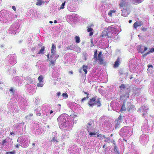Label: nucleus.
I'll return each mask as SVG.
<instances>
[{
  "mask_svg": "<svg viewBox=\"0 0 154 154\" xmlns=\"http://www.w3.org/2000/svg\"><path fill=\"white\" fill-rule=\"evenodd\" d=\"M12 8L14 11H16V8L15 6H13L12 7Z\"/></svg>",
  "mask_w": 154,
  "mask_h": 154,
  "instance_id": "0e129e2a",
  "label": "nucleus"
},
{
  "mask_svg": "<svg viewBox=\"0 0 154 154\" xmlns=\"http://www.w3.org/2000/svg\"><path fill=\"white\" fill-rule=\"evenodd\" d=\"M74 148V147H71V148H69V149H68V150L69 151H71V152H70V153H71L72 152H72V149H73Z\"/></svg>",
  "mask_w": 154,
  "mask_h": 154,
  "instance_id": "680f3d73",
  "label": "nucleus"
},
{
  "mask_svg": "<svg viewBox=\"0 0 154 154\" xmlns=\"http://www.w3.org/2000/svg\"><path fill=\"white\" fill-rule=\"evenodd\" d=\"M97 51L96 50L94 52V60L95 61H97Z\"/></svg>",
  "mask_w": 154,
  "mask_h": 154,
  "instance_id": "2f4dec72",
  "label": "nucleus"
},
{
  "mask_svg": "<svg viewBox=\"0 0 154 154\" xmlns=\"http://www.w3.org/2000/svg\"><path fill=\"white\" fill-rule=\"evenodd\" d=\"M114 151L116 152L117 154H120L119 152L118 151L117 147L115 146L114 147Z\"/></svg>",
  "mask_w": 154,
  "mask_h": 154,
  "instance_id": "4c0bfd02",
  "label": "nucleus"
},
{
  "mask_svg": "<svg viewBox=\"0 0 154 154\" xmlns=\"http://www.w3.org/2000/svg\"><path fill=\"white\" fill-rule=\"evenodd\" d=\"M45 46H43L42 48L41 49H40L39 51H38V54H44V52L45 51Z\"/></svg>",
  "mask_w": 154,
  "mask_h": 154,
  "instance_id": "7c9ffc66",
  "label": "nucleus"
},
{
  "mask_svg": "<svg viewBox=\"0 0 154 154\" xmlns=\"http://www.w3.org/2000/svg\"><path fill=\"white\" fill-rule=\"evenodd\" d=\"M7 59L8 60V63L13 65L16 63L15 57L14 55H9L7 57Z\"/></svg>",
  "mask_w": 154,
  "mask_h": 154,
  "instance_id": "0eeeda50",
  "label": "nucleus"
},
{
  "mask_svg": "<svg viewBox=\"0 0 154 154\" xmlns=\"http://www.w3.org/2000/svg\"><path fill=\"white\" fill-rule=\"evenodd\" d=\"M75 42L77 43H79L80 42V38L79 36H76L75 37Z\"/></svg>",
  "mask_w": 154,
  "mask_h": 154,
  "instance_id": "f704fd0d",
  "label": "nucleus"
},
{
  "mask_svg": "<svg viewBox=\"0 0 154 154\" xmlns=\"http://www.w3.org/2000/svg\"><path fill=\"white\" fill-rule=\"evenodd\" d=\"M101 54H102V52H100L99 53V54H98V57H101Z\"/></svg>",
  "mask_w": 154,
  "mask_h": 154,
  "instance_id": "774afa93",
  "label": "nucleus"
},
{
  "mask_svg": "<svg viewBox=\"0 0 154 154\" xmlns=\"http://www.w3.org/2000/svg\"><path fill=\"white\" fill-rule=\"evenodd\" d=\"M100 100L101 99L100 98H98L97 99V106H101V104L100 103Z\"/></svg>",
  "mask_w": 154,
  "mask_h": 154,
  "instance_id": "ea45409f",
  "label": "nucleus"
},
{
  "mask_svg": "<svg viewBox=\"0 0 154 154\" xmlns=\"http://www.w3.org/2000/svg\"><path fill=\"white\" fill-rule=\"evenodd\" d=\"M55 60L52 59V60L51 61L50 63L49 64V65L50 66H51V65L53 66L55 64Z\"/></svg>",
  "mask_w": 154,
  "mask_h": 154,
  "instance_id": "58836bf2",
  "label": "nucleus"
},
{
  "mask_svg": "<svg viewBox=\"0 0 154 154\" xmlns=\"http://www.w3.org/2000/svg\"><path fill=\"white\" fill-rule=\"evenodd\" d=\"M119 26L116 25H112L108 27L106 30H103L101 34L102 37L104 38H110L114 42L119 40Z\"/></svg>",
  "mask_w": 154,
  "mask_h": 154,
  "instance_id": "f03ea898",
  "label": "nucleus"
},
{
  "mask_svg": "<svg viewBox=\"0 0 154 154\" xmlns=\"http://www.w3.org/2000/svg\"><path fill=\"white\" fill-rule=\"evenodd\" d=\"M38 1L37 2L36 5H42V2L41 0H38Z\"/></svg>",
  "mask_w": 154,
  "mask_h": 154,
  "instance_id": "a18cd8bd",
  "label": "nucleus"
},
{
  "mask_svg": "<svg viewBox=\"0 0 154 154\" xmlns=\"http://www.w3.org/2000/svg\"><path fill=\"white\" fill-rule=\"evenodd\" d=\"M10 134L14 136L15 135V134L14 132H12L10 133Z\"/></svg>",
  "mask_w": 154,
  "mask_h": 154,
  "instance_id": "69168bd1",
  "label": "nucleus"
},
{
  "mask_svg": "<svg viewBox=\"0 0 154 154\" xmlns=\"http://www.w3.org/2000/svg\"><path fill=\"white\" fill-rule=\"evenodd\" d=\"M75 51L77 52H80L81 51V49L78 46H74L73 49Z\"/></svg>",
  "mask_w": 154,
  "mask_h": 154,
  "instance_id": "c85d7f7f",
  "label": "nucleus"
},
{
  "mask_svg": "<svg viewBox=\"0 0 154 154\" xmlns=\"http://www.w3.org/2000/svg\"><path fill=\"white\" fill-rule=\"evenodd\" d=\"M7 142V141L6 139H5V140H3L2 142V145L4 146Z\"/></svg>",
  "mask_w": 154,
  "mask_h": 154,
  "instance_id": "5fc2aeb1",
  "label": "nucleus"
},
{
  "mask_svg": "<svg viewBox=\"0 0 154 154\" xmlns=\"http://www.w3.org/2000/svg\"><path fill=\"white\" fill-rule=\"evenodd\" d=\"M120 58L119 57L117 58L115 62V64L114 65V67L115 68L118 67L119 66V64L120 63Z\"/></svg>",
  "mask_w": 154,
  "mask_h": 154,
  "instance_id": "5701e85b",
  "label": "nucleus"
},
{
  "mask_svg": "<svg viewBox=\"0 0 154 154\" xmlns=\"http://www.w3.org/2000/svg\"><path fill=\"white\" fill-rule=\"evenodd\" d=\"M154 51V48H151L150 51H148V52H150V53L151 52H152Z\"/></svg>",
  "mask_w": 154,
  "mask_h": 154,
  "instance_id": "052dcab7",
  "label": "nucleus"
},
{
  "mask_svg": "<svg viewBox=\"0 0 154 154\" xmlns=\"http://www.w3.org/2000/svg\"><path fill=\"white\" fill-rule=\"evenodd\" d=\"M15 153V152L12 151V152H7L6 154H14Z\"/></svg>",
  "mask_w": 154,
  "mask_h": 154,
  "instance_id": "4d7b16f0",
  "label": "nucleus"
},
{
  "mask_svg": "<svg viewBox=\"0 0 154 154\" xmlns=\"http://www.w3.org/2000/svg\"><path fill=\"white\" fill-rule=\"evenodd\" d=\"M88 98V96H87V97H85L84 98H83L82 100V101H84L87 98Z\"/></svg>",
  "mask_w": 154,
  "mask_h": 154,
  "instance_id": "e2e57ef3",
  "label": "nucleus"
},
{
  "mask_svg": "<svg viewBox=\"0 0 154 154\" xmlns=\"http://www.w3.org/2000/svg\"><path fill=\"white\" fill-rule=\"evenodd\" d=\"M71 7H69L68 8V10L70 11H71V12H73V11H75V10L74 9H71Z\"/></svg>",
  "mask_w": 154,
  "mask_h": 154,
  "instance_id": "13d9d810",
  "label": "nucleus"
},
{
  "mask_svg": "<svg viewBox=\"0 0 154 154\" xmlns=\"http://www.w3.org/2000/svg\"><path fill=\"white\" fill-rule=\"evenodd\" d=\"M50 114H52V116H54L55 113V111H53L52 110H51L49 112Z\"/></svg>",
  "mask_w": 154,
  "mask_h": 154,
  "instance_id": "8fccbe9b",
  "label": "nucleus"
},
{
  "mask_svg": "<svg viewBox=\"0 0 154 154\" xmlns=\"http://www.w3.org/2000/svg\"><path fill=\"white\" fill-rule=\"evenodd\" d=\"M65 2L63 3L60 7V9H63L64 8V7L65 5Z\"/></svg>",
  "mask_w": 154,
  "mask_h": 154,
  "instance_id": "de8ad7c7",
  "label": "nucleus"
},
{
  "mask_svg": "<svg viewBox=\"0 0 154 154\" xmlns=\"http://www.w3.org/2000/svg\"><path fill=\"white\" fill-rule=\"evenodd\" d=\"M35 90V86L34 85H30L28 86L26 90L27 92L31 94L34 93Z\"/></svg>",
  "mask_w": 154,
  "mask_h": 154,
  "instance_id": "1a4fd4ad",
  "label": "nucleus"
},
{
  "mask_svg": "<svg viewBox=\"0 0 154 154\" xmlns=\"http://www.w3.org/2000/svg\"><path fill=\"white\" fill-rule=\"evenodd\" d=\"M13 15L10 12L2 10L0 12V21L3 23H7L12 20Z\"/></svg>",
  "mask_w": 154,
  "mask_h": 154,
  "instance_id": "7ed1b4c3",
  "label": "nucleus"
},
{
  "mask_svg": "<svg viewBox=\"0 0 154 154\" xmlns=\"http://www.w3.org/2000/svg\"><path fill=\"white\" fill-rule=\"evenodd\" d=\"M119 5L121 7H123L126 5V2L124 0H122L120 2Z\"/></svg>",
  "mask_w": 154,
  "mask_h": 154,
  "instance_id": "bb28decb",
  "label": "nucleus"
},
{
  "mask_svg": "<svg viewBox=\"0 0 154 154\" xmlns=\"http://www.w3.org/2000/svg\"><path fill=\"white\" fill-rule=\"evenodd\" d=\"M56 46L53 44H52L51 49V54H54L56 53Z\"/></svg>",
  "mask_w": 154,
  "mask_h": 154,
  "instance_id": "a878e982",
  "label": "nucleus"
},
{
  "mask_svg": "<svg viewBox=\"0 0 154 154\" xmlns=\"http://www.w3.org/2000/svg\"><path fill=\"white\" fill-rule=\"evenodd\" d=\"M32 116V113H30L28 115L26 116V118L28 119H30Z\"/></svg>",
  "mask_w": 154,
  "mask_h": 154,
  "instance_id": "72a5a7b5",
  "label": "nucleus"
},
{
  "mask_svg": "<svg viewBox=\"0 0 154 154\" xmlns=\"http://www.w3.org/2000/svg\"><path fill=\"white\" fill-rule=\"evenodd\" d=\"M132 128L128 126H125L122 128L119 132V134L121 136L124 137L123 139L125 141H126L127 140L125 137H128L132 135Z\"/></svg>",
  "mask_w": 154,
  "mask_h": 154,
  "instance_id": "20e7f679",
  "label": "nucleus"
},
{
  "mask_svg": "<svg viewBox=\"0 0 154 154\" xmlns=\"http://www.w3.org/2000/svg\"><path fill=\"white\" fill-rule=\"evenodd\" d=\"M93 125L92 122L89 123L87 125V128L88 132L91 131L93 130Z\"/></svg>",
  "mask_w": 154,
  "mask_h": 154,
  "instance_id": "f3484780",
  "label": "nucleus"
},
{
  "mask_svg": "<svg viewBox=\"0 0 154 154\" xmlns=\"http://www.w3.org/2000/svg\"><path fill=\"white\" fill-rule=\"evenodd\" d=\"M148 49L147 47L143 46H138L137 48V50L138 52L141 54L143 53L146 50Z\"/></svg>",
  "mask_w": 154,
  "mask_h": 154,
  "instance_id": "9d476101",
  "label": "nucleus"
},
{
  "mask_svg": "<svg viewBox=\"0 0 154 154\" xmlns=\"http://www.w3.org/2000/svg\"><path fill=\"white\" fill-rule=\"evenodd\" d=\"M148 110V108L147 106H141L140 107V108H139V110L141 112H144V113H143V116H144L146 114V113H146L147 111Z\"/></svg>",
  "mask_w": 154,
  "mask_h": 154,
  "instance_id": "9b49d317",
  "label": "nucleus"
},
{
  "mask_svg": "<svg viewBox=\"0 0 154 154\" xmlns=\"http://www.w3.org/2000/svg\"><path fill=\"white\" fill-rule=\"evenodd\" d=\"M44 85L43 82H39V83H37V86L38 87H42Z\"/></svg>",
  "mask_w": 154,
  "mask_h": 154,
  "instance_id": "c9c22d12",
  "label": "nucleus"
},
{
  "mask_svg": "<svg viewBox=\"0 0 154 154\" xmlns=\"http://www.w3.org/2000/svg\"><path fill=\"white\" fill-rule=\"evenodd\" d=\"M89 133V136L90 135L92 136L93 135H96V133L95 132H91V131H89V132H88Z\"/></svg>",
  "mask_w": 154,
  "mask_h": 154,
  "instance_id": "3c124183",
  "label": "nucleus"
},
{
  "mask_svg": "<svg viewBox=\"0 0 154 154\" xmlns=\"http://www.w3.org/2000/svg\"><path fill=\"white\" fill-rule=\"evenodd\" d=\"M139 26L138 24L136 22H135L134 24V27L135 29H136Z\"/></svg>",
  "mask_w": 154,
  "mask_h": 154,
  "instance_id": "49530a36",
  "label": "nucleus"
},
{
  "mask_svg": "<svg viewBox=\"0 0 154 154\" xmlns=\"http://www.w3.org/2000/svg\"><path fill=\"white\" fill-rule=\"evenodd\" d=\"M25 79L27 81V84L29 85L34 82L35 81L34 79H32L29 76H26L25 77Z\"/></svg>",
  "mask_w": 154,
  "mask_h": 154,
  "instance_id": "dca6fc26",
  "label": "nucleus"
},
{
  "mask_svg": "<svg viewBox=\"0 0 154 154\" xmlns=\"http://www.w3.org/2000/svg\"><path fill=\"white\" fill-rule=\"evenodd\" d=\"M50 57L52 59H54L55 60L58 57L59 55L55 53L54 54H51Z\"/></svg>",
  "mask_w": 154,
  "mask_h": 154,
  "instance_id": "4be33fe9",
  "label": "nucleus"
},
{
  "mask_svg": "<svg viewBox=\"0 0 154 154\" xmlns=\"http://www.w3.org/2000/svg\"><path fill=\"white\" fill-rule=\"evenodd\" d=\"M93 26V25H91V26H89L87 27V31L88 32H90L89 36H91L93 35L94 32H93V29L91 27L92 26Z\"/></svg>",
  "mask_w": 154,
  "mask_h": 154,
  "instance_id": "a211bd4d",
  "label": "nucleus"
},
{
  "mask_svg": "<svg viewBox=\"0 0 154 154\" xmlns=\"http://www.w3.org/2000/svg\"><path fill=\"white\" fill-rule=\"evenodd\" d=\"M126 109V107H125V105L123 104L121 107V111H125Z\"/></svg>",
  "mask_w": 154,
  "mask_h": 154,
  "instance_id": "a19ab883",
  "label": "nucleus"
},
{
  "mask_svg": "<svg viewBox=\"0 0 154 154\" xmlns=\"http://www.w3.org/2000/svg\"><path fill=\"white\" fill-rule=\"evenodd\" d=\"M97 60L99 61V63L100 64H102L103 63V60L101 56L98 57Z\"/></svg>",
  "mask_w": 154,
  "mask_h": 154,
  "instance_id": "473e14b6",
  "label": "nucleus"
},
{
  "mask_svg": "<svg viewBox=\"0 0 154 154\" xmlns=\"http://www.w3.org/2000/svg\"><path fill=\"white\" fill-rule=\"evenodd\" d=\"M20 27V25L18 22L13 24L9 29V33L15 35L19 32Z\"/></svg>",
  "mask_w": 154,
  "mask_h": 154,
  "instance_id": "423d86ee",
  "label": "nucleus"
},
{
  "mask_svg": "<svg viewBox=\"0 0 154 154\" xmlns=\"http://www.w3.org/2000/svg\"><path fill=\"white\" fill-rule=\"evenodd\" d=\"M83 57L82 59L85 60H86L87 59L88 54L85 52H84L82 53Z\"/></svg>",
  "mask_w": 154,
  "mask_h": 154,
  "instance_id": "c756f323",
  "label": "nucleus"
},
{
  "mask_svg": "<svg viewBox=\"0 0 154 154\" xmlns=\"http://www.w3.org/2000/svg\"><path fill=\"white\" fill-rule=\"evenodd\" d=\"M122 117L120 116L117 119H116L115 121V128H117L119 127L120 124L122 122Z\"/></svg>",
  "mask_w": 154,
  "mask_h": 154,
  "instance_id": "ddd939ff",
  "label": "nucleus"
},
{
  "mask_svg": "<svg viewBox=\"0 0 154 154\" xmlns=\"http://www.w3.org/2000/svg\"><path fill=\"white\" fill-rule=\"evenodd\" d=\"M78 17V15L77 14H72L71 15L69 16V18L72 19L73 21L76 20V19Z\"/></svg>",
  "mask_w": 154,
  "mask_h": 154,
  "instance_id": "393cba45",
  "label": "nucleus"
},
{
  "mask_svg": "<svg viewBox=\"0 0 154 154\" xmlns=\"http://www.w3.org/2000/svg\"><path fill=\"white\" fill-rule=\"evenodd\" d=\"M88 68V66L85 65H83L82 67L80 69L79 72L81 73L82 72V71L85 72V74H86L87 72V69Z\"/></svg>",
  "mask_w": 154,
  "mask_h": 154,
  "instance_id": "2eb2a0df",
  "label": "nucleus"
},
{
  "mask_svg": "<svg viewBox=\"0 0 154 154\" xmlns=\"http://www.w3.org/2000/svg\"><path fill=\"white\" fill-rule=\"evenodd\" d=\"M74 46H72V45L70 46H68L66 47V50H73V49Z\"/></svg>",
  "mask_w": 154,
  "mask_h": 154,
  "instance_id": "c03bdc74",
  "label": "nucleus"
},
{
  "mask_svg": "<svg viewBox=\"0 0 154 154\" xmlns=\"http://www.w3.org/2000/svg\"><path fill=\"white\" fill-rule=\"evenodd\" d=\"M13 81L14 82H16L17 84L18 85H20L22 84V81L20 79V78L18 76L14 77Z\"/></svg>",
  "mask_w": 154,
  "mask_h": 154,
  "instance_id": "4468645a",
  "label": "nucleus"
},
{
  "mask_svg": "<svg viewBox=\"0 0 154 154\" xmlns=\"http://www.w3.org/2000/svg\"><path fill=\"white\" fill-rule=\"evenodd\" d=\"M41 107H39L38 108L35 109V111L36 113V115L37 116H41Z\"/></svg>",
  "mask_w": 154,
  "mask_h": 154,
  "instance_id": "412c9836",
  "label": "nucleus"
},
{
  "mask_svg": "<svg viewBox=\"0 0 154 154\" xmlns=\"http://www.w3.org/2000/svg\"><path fill=\"white\" fill-rule=\"evenodd\" d=\"M112 13L110 11V12L108 13V15L109 16L111 17L112 15Z\"/></svg>",
  "mask_w": 154,
  "mask_h": 154,
  "instance_id": "338daca9",
  "label": "nucleus"
},
{
  "mask_svg": "<svg viewBox=\"0 0 154 154\" xmlns=\"http://www.w3.org/2000/svg\"><path fill=\"white\" fill-rule=\"evenodd\" d=\"M125 85L124 84H122L119 87V88L121 89H124L125 88Z\"/></svg>",
  "mask_w": 154,
  "mask_h": 154,
  "instance_id": "603ef678",
  "label": "nucleus"
},
{
  "mask_svg": "<svg viewBox=\"0 0 154 154\" xmlns=\"http://www.w3.org/2000/svg\"><path fill=\"white\" fill-rule=\"evenodd\" d=\"M148 68L147 69V71L148 72H149L150 73H151L152 72V70L153 69V66L151 65H148Z\"/></svg>",
  "mask_w": 154,
  "mask_h": 154,
  "instance_id": "cd10ccee",
  "label": "nucleus"
},
{
  "mask_svg": "<svg viewBox=\"0 0 154 154\" xmlns=\"http://www.w3.org/2000/svg\"><path fill=\"white\" fill-rule=\"evenodd\" d=\"M133 1L135 3H140L142 2L143 0H133Z\"/></svg>",
  "mask_w": 154,
  "mask_h": 154,
  "instance_id": "79ce46f5",
  "label": "nucleus"
},
{
  "mask_svg": "<svg viewBox=\"0 0 154 154\" xmlns=\"http://www.w3.org/2000/svg\"><path fill=\"white\" fill-rule=\"evenodd\" d=\"M150 54V52H147V53H145L144 54L142 55V56L143 57H145L147 54Z\"/></svg>",
  "mask_w": 154,
  "mask_h": 154,
  "instance_id": "6e6d98bb",
  "label": "nucleus"
},
{
  "mask_svg": "<svg viewBox=\"0 0 154 154\" xmlns=\"http://www.w3.org/2000/svg\"><path fill=\"white\" fill-rule=\"evenodd\" d=\"M97 103V99L95 97H93L89 101L88 105L91 107L96 105Z\"/></svg>",
  "mask_w": 154,
  "mask_h": 154,
  "instance_id": "f8f14e48",
  "label": "nucleus"
},
{
  "mask_svg": "<svg viewBox=\"0 0 154 154\" xmlns=\"http://www.w3.org/2000/svg\"><path fill=\"white\" fill-rule=\"evenodd\" d=\"M121 11H122V15L125 17H127L130 13L126 9H123V10L121 9Z\"/></svg>",
  "mask_w": 154,
  "mask_h": 154,
  "instance_id": "aec40b11",
  "label": "nucleus"
},
{
  "mask_svg": "<svg viewBox=\"0 0 154 154\" xmlns=\"http://www.w3.org/2000/svg\"><path fill=\"white\" fill-rule=\"evenodd\" d=\"M54 134H56V135H57V134L55 132H54ZM51 142H54L55 143H57L58 142V141L57 137V136H54V137L51 140Z\"/></svg>",
  "mask_w": 154,
  "mask_h": 154,
  "instance_id": "b1692460",
  "label": "nucleus"
},
{
  "mask_svg": "<svg viewBox=\"0 0 154 154\" xmlns=\"http://www.w3.org/2000/svg\"><path fill=\"white\" fill-rule=\"evenodd\" d=\"M62 96L65 98H67L68 97V94L66 93H63Z\"/></svg>",
  "mask_w": 154,
  "mask_h": 154,
  "instance_id": "09e8293b",
  "label": "nucleus"
},
{
  "mask_svg": "<svg viewBox=\"0 0 154 154\" xmlns=\"http://www.w3.org/2000/svg\"><path fill=\"white\" fill-rule=\"evenodd\" d=\"M17 142H19L20 145L23 147L26 148L29 144L28 138L25 137H19L17 139Z\"/></svg>",
  "mask_w": 154,
  "mask_h": 154,
  "instance_id": "39448f33",
  "label": "nucleus"
},
{
  "mask_svg": "<svg viewBox=\"0 0 154 154\" xmlns=\"http://www.w3.org/2000/svg\"><path fill=\"white\" fill-rule=\"evenodd\" d=\"M10 92L12 93H13L14 92V89L13 88H11L10 89Z\"/></svg>",
  "mask_w": 154,
  "mask_h": 154,
  "instance_id": "bf43d9fd",
  "label": "nucleus"
},
{
  "mask_svg": "<svg viewBox=\"0 0 154 154\" xmlns=\"http://www.w3.org/2000/svg\"><path fill=\"white\" fill-rule=\"evenodd\" d=\"M123 96L124 97L128 98L129 97V94L128 93V92L127 93H126L125 94H123Z\"/></svg>",
  "mask_w": 154,
  "mask_h": 154,
  "instance_id": "864d4df0",
  "label": "nucleus"
},
{
  "mask_svg": "<svg viewBox=\"0 0 154 154\" xmlns=\"http://www.w3.org/2000/svg\"><path fill=\"white\" fill-rule=\"evenodd\" d=\"M75 115L74 114L71 115L70 116H69L66 114H63L61 115L58 117L57 119L58 123L59 125L60 129L63 128H67L66 130H70L71 129L72 126L70 123V122L74 120Z\"/></svg>",
  "mask_w": 154,
  "mask_h": 154,
  "instance_id": "f257e3e1",
  "label": "nucleus"
},
{
  "mask_svg": "<svg viewBox=\"0 0 154 154\" xmlns=\"http://www.w3.org/2000/svg\"><path fill=\"white\" fill-rule=\"evenodd\" d=\"M148 138L146 135H142L140 137V143L143 145H145L148 142Z\"/></svg>",
  "mask_w": 154,
  "mask_h": 154,
  "instance_id": "6e6552de",
  "label": "nucleus"
},
{
  "mask_svg": "<svg viewBox=\"0 0 154 154\" xmlns=\"http://www.w3.org/2000/svg\"><path fill=\"white\" fill-rule=\"evenodd\" d=\"M110 137H107L106 139L105 140V141L108 143H109L110 141Z\"/></svg>",
  "mask_w": 154,
  "mask_h": 154,
  "instance_id": "37998d69",
  "label": "nucleus"
},
{
  "mask_svg": "<svg viewBox=\"0 0 154 154\" xmlns=\"http://www.w3.org/2000/svg\"><path fill=\"white\" fill-rule=\"evenodd\" d=\"M134 106L131 105V103H128L126 105V110L128 111H130L134 108Z\"/></svg>",
  "mask_w": 154,
  "mask_h": 154,
  "instance_id": "6ab92c4d",
  "label": "nucleus"
},
{
  "mask_svg": "<svg viewBox=\"0 0 154 154\" xmlns=\"http://www.w3.org/2000/svg\"><path fill=\"white\" fill-rule=\"evenodd\" d=\"M43 76H42V75H40L38 78V80L39 81V82H43V81H42V80H43Z\"/></svg>",
  "mask_w": 154,
  "mask_h": 154,
  "instance_id": "e433bc0d",
  "label": "nucleus"
}]
</instances>
